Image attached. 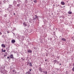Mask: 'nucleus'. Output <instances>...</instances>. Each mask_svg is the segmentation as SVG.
<instances>
[{"mask_svg": "<svg viewBox=\"0 0 74 74\" xmlns=\"http://www.w3.org/2000/svg\"><path fill=\"white\" fill-rule=\"evenodd\" d=\"M7 58H8V59H9V58H10L9 57H7Z\"/></svg>", "mask_w": 74, "mask_h": 74, "instance_id": "obj_46", "label": "nucleus"}, {"mask_svg": "<svg viewBox=\"0 0 74 74\" xmlns=\"http://www.w3.org/2000/svg\"><path fill=\"white\" fill-rule=\"evenodd\" d=\"M30 45H31V43H29Z\"/></svg>", "mask_w": 74, "mask_h": 74, "instance_id": "obj_63", "label": "nucleus"}, {"mask_svg": "<svg viewBox=\"0 0 74 74\" xmlns=\"http://www.w3.org/2000/svg\"><path fill=\"white\" fill-rule=\"evenodd\" d=\"M61 17H62L63 18H64V17H63V16H61V17H60V18H61Z\"/></svg>", "mask_w": 74, "mask_h": 74, "instance_id": "obj_39", "label": "nucleus"}, {"mask_svg": "<svg viewBox=\"0 0 74 74\" xmlns=\"http://www.w3.org/2000/svg\"><path fill=\"white\" fill-rule=\"evenodd\" d=\"M32 69H29V71H30H30H32Z\"/></svg>", "mask_w": 74, "mask_h": 74, "instance_id": "obj_47", "label": "nucleus"}, {"mask_svg": "<svg viewBox=\"0 0 74 74\" xmlns=\"http://www.w3.org/2000/svg\"><path fill=\"white\" fill-rule=\"evenodd\" d=\"M45 23L44 21H43V22L45 24H46L47 23V21L46 20H45Z\"/></svg>", "mask_w": 74, "mask_h": 74, "instance_id": "obj_29", "label": "nucleus"}, {"mask_svg": "<svg viewBox=\"0 0 74 74\" xmlns=\"http://www.w3.org/2000/svg\"><path fill=\"white\" fill-rule=\"evenodd\" d=\"M32 19H29V23H32Z\"/></svg>", "mask_w": 74, "mask_h": 74, "instance_id": "obj_21", "label": "nucleus"}, {"mask_svg": "<svg viewBox=\"0 0 74 74\" xmlns=\"http://www.w3.org/2000/svg\"><path fill=\"white\" fill-rule=\"evenodd\" d=\"M73 66H74V63H73Z\"/></svg>", "mask_w": 74, "mask_h": 74, "instance_id": "obj_53", "label": "nucleus"}, {"mask_svg": "<svg viewBox=\"0 0 74 74\" xmlns=\"http://www.w3.org/2000/svg\"><path fill=\"white\" fill-rule=\"evenodd\" d=\"M30 25H28V26H27L28 28H29V27H30Z\"/></svg>", "mask_w": 74, "mask_h": 74, "instance_id": "obj_43", "label": "nucleus"}, {"mask_svg": "<svg viewBox=\"0 0 74 74\" xmlns=\"http://www.w3.org/2000/svg\"><path fill=\"white\" fill-rule=\"evenodd\" d=\"M53 35H55V32H53Z\"/></svg>", "mask_w": 74, "mask_h": 74, "instance_id": "obj_42", "label": "nucleus"}, {"mask_svg": "<svg viewBox=\"0 0 74 74\" xmlns=\"http://www.w3.org/2000/svg\"><path fill=\"white\" fill-rule=\"evenodd\" d=\"M43 73L45 74H47V73H48V72L46 71H43Z\"/></svg>", "mask_w": 74, "mask_h": 74, "instance_id": "obj_9", "label": "nucleus"}, {"mask_svg": "<svg viewBox=\"0 0 74 74\" xmlns=\"http://www.w3.org/2000/svg\"><path fill=\"white\" fill-rule=\"evenodd\" d=\"M13 34L14 35H15L14 33H13Z\"/></svg>", "mask_w": 74, "mask_h": 74, "instance_id": "obj_60", "label": "nucleus"}, {"mask_svg": "<svg viewBox=\"0 0 74 74\" xmlns=\"http://www.w3.org/2000/svg\"><path fill=\"white\" fill-rule=\"evenodd\" d=\"M16 29V28H14L12 30V31H14V30H15Z\"/></svg>", "mask_w": 74, "mask_h": 74, "instance_id": "obj_40", "label": "nucleus"}, {"mask_svg": "<svg viewBox=\"0 0 74 74\" xmlns=\"http://www.w3.org/2000/svg\"><path fill=\"white\" fill-rule=\"evenodd\" d=\"M49 27H51L50 24H49Z\"/></svg>", "mask_w": 74, "mask_h": 74, "instance_id": "obj_51", "label": "nucleus"}, {"mask_svg": "<svg viewBox=\"0 0 74 74\" xmlns=\"http://www.w3.org/2000/svg\"><path fill=\"white\" fill-rule=\"evenodd\" d=\"M55 30V28H53V31L54 30Z\"/></svg>", "mask_w": 74, "mask_h": 74, "instance_id": "obj_49", "label": "nucleus"}, {"mask_svg": "<svg viewBox=\"0 0 74 74\" xmlns=\"http://www.w3.org/2000/svg\"><path fill=\"white\" fill-rule=\"evenodd\" d=\"M29 62H28L27 63V65H28V64H29Z\"/></svg>", "mask_w": 74, "mask_h": 74, "instance_id": "obj_36", "label": "nucleus"}, {"mask_svg": "<svg viewBox=\"0 0 74 74\" xmlns=\"http://www.w3.org/2000/svg\"><path fill=\"white\" fill-rule=\"evenodd\" d=\"M1 1H0V4H1Z\"/></svg>", "mask_w": 74, "mask_h": 74, "instance_id": "obj_52", "label": "nucleus"}, {"mask_svg": "<svg viewBox=\"0 0 74 74\" xmlns=\"http://www.w3.org/2000/svg\"><path fill=\"white\" fill-rule=\"evenodd\" d=\"M17 57H19V56H20L19 53H17Z\"/></svg>", "mask_w": 74, "mask_h": 74, "instance_id": "obj_25", "label": "nucleus"}, {"mask_svg": "<svg viewBox=\"0 0 74 74\" xmlns=\"http://www.w3.org/2000/svg\"><path fill=\"white\" fill-rule=\"evenodd\" d=\"M16 3H17V2H16V1H13V4H14V5L16 4Z\"/></svg>", "mask_w": 74, "mask_h": 74, "instance_id": "obj_14", "label": "nucleus"}, {"mask_svg": "<svg viewBox=\"0 0 74 74\" xmlns=\"http://www.w3.org/2000/svg\"><path fill=\"white\" fill-rule=\"evenodd\" d=\"M57 63H58V64L59 63V62L57 61Z\"/></svg>", "mask_w": 74, "mask_h": 74, "instance_id": "obj_48", "label": "nucleus"}, {"mask_svg": "<svg viewBox=\"0 0 74 74\" xmlns=\"http://www.w3.org/2000/svg\"><path fill=\"white\" fill-rule=\"evenodd\" d=\"M14 15H15V13H14L13 14Z\"/></svg>", "mask_w": 74, "mask_h": 74, "instance_id": "obj_59", "label": "nucleus"}, {"mask_svg": "<svg viewBox=\"0 0 74 74\" xmlns=\"http://www.w3.org/2000/svg\"><path fill=\"white\" fill-rule=\"evenodd\" d=\"M4 71H7L6 70H5V69H1V72L2 73H4Z\"/></svg>", "mask_w": 74, "mask_h": 74, "instance_id": "obj_7", "label": "nucleus"}, {"mask_svg": "<svg viewBox=\"0 0 74 74\" xmlns=\"http://www.w3.org/2000/svg\"><path fill=\"white\" fill-rule=\"evenodd\" d=\"M69 14H72V12H70V10L68 12V13Z\"/></svg>", "mask_w": 74, "mask_h": 74, "instance_id": "obj_20", "label": "nucleus"}, {"mask_svg": "<svg viewBox=\"0 0 74 74\" xmlns=\"http://www.w3.org/2000/svg\"><path fill=\"white\" fill-rule=\"evenodd\" d=\"M6 55H4V57H6Z\"/></svg>", "mask_w": 74, "mask_h": 74, "instance_id": "obj_50", "label": "nucleus"}, {"mask_svg": "<svg viewBox=\"0 0 74 74\" xmlns=\"http://www.w3.org/2000/svg\"><path fill=\"white\" fill-rule=\"evenodd\" d=\"M12 5L11 4H9L8 8V9H7V10H8V11L9 9V8H12Z\"/></svg>", "mask_w": 74, "mask_h": 74, "instance_id": "obj_4", "label": "nucleus"}, {"mask_svg": "<svg viewBox=\"0 0 74 74\" xmlns=\"http://www.w3.org/2000/svg\"><path fill=\"white\" fill-rule=\"evenodd\" d=\"M60 65H62L61 64H60Z\"/></svg>", "mask_w": 74, "mask_h": 74, "instance_id": "obj_56", "label": "nucleus"}, {"mask_svg": "<svg viewBox=\"0 0 74 74\" xmlns=\"http://www.w3.org/2000/svg\"><path fill=\"white\" fill-rule=\"evenodd\" d=\"M51 14H52V15H53V13H52Z\"/></svg>", "mask_w": 74, "mask_h": 74, "instance_id": "obj_64", "label": "nucleus"}, {"mask_svg": "<svg viewBox=\"0 0 74 74\" xmlns=\"http://www.w3.org/2000/svg\"><path fill=\"white\" fill-rule=\"evenodd\" d=\"M2 51H1L2 52H3V49H2Z\"/></svg>", "mask_w": 74, "mask_h": 74, "instance_id": "obj_44", "label": "nucleus"}, {"mask_svg": "<svg viewBox=\"0 0 74 74\" xmlns=\"http://www.w3.org/2000/svg\"><path fill=\"white\" fill-rule=\"evenodd\" d=\"M20 39H21V40H24V38L23 37L22 38H19L18 39L20 40Z\"/></svg>", "mask_w": 74, "mask_h": 74, "instance_id": "obj_17", "label": "nucleus"}, {"mask_svg": "<svg viewBox=\"0 0 74 74\" xmlns=\"http://www.w3.org/2000/svg\"><path fill=\"white\" fill-rule=\"evenodd\" d=\"M16 1L18 3V4H17V7H20L21 6V3H22V1L21 0H16Z\"/></svg>", "mask_w": 74, "mask_h": 74, "instance_id": "obj_1", "label": "nucleus"}, {"mask_svg": "<svg viewBox=\"0 0 74 74\" xmlns=\"http://www.w3.org/2000/svg\"><path fill=\"white\" fill-rule=\"evenodd\" d=\"M7 33H9V31H7Z\"/></svg>", "mask_w": 74, "mask_h": 74, "instance_id": "obj_55", "label": "nucleus"}, {"mask_svg": "<svg viewBox=\"0 0 74 74\" xmlns=\"http://www.w3.org/2000/svg\"><path fill=\"white\" fill-rule=\"evenodd\" d=\"M29 66H32V62H30V63H29Z\"/></svg>", "mask_w": 74, "mask_h": 74, "instance_id": "obj_23", "label": "nucleus"}, {"mask_svg": "<svg viewBox=\"0 0 74 74\" xmlns=\"http://www.w3.org/2000/svg\"><path fill=\"white\" fill-rule=\"evenodd\" d=\"M33 1L34 2V3H37V0H34Z\"/></svg>", "mask_w": 74, "mask_h": 74, "instance_id": "obj_27", "label": "nucleus"}, {"mask_svg": "<svg viewBox=\"0 0 74 74\" xmlns=\"http://www.w3.org/2000/svg\"><path fill=\"white\" fill-rule=\"evenodd\" d=\"M47 60H48L47 59V60H45V62H47Z\"/></svg>", "mask_w": 74, "mask_h": 74, "instance_id": "obj_45", "label": "nucleus"}, {"mask_svg": "<svg viewBox=\"0 0 74 74\" xmlns=\"http://www.w3.org/2000/svg\"><path fill=\"white\" fill-rule=\"evenodd\" d=\"M31 0V1H33V0L34 1V0Z\"/></svg>", "mask_w": 74, "mask_h": 74, "instance_id": "obj_57", "label": "nucleus"}, {"mask_svg": "<svg viewBox=\"0 0 74 74\" xmlns=\"http://www.w3.org/2000/svg\"><path fill=\"white\" fill-rule=\"evenodd\" d=\"M59 58H60L59 56H57V58H58V59H59Z\"/></svg>", "mask_w": 74, "mask_h": 74, "instance_id": "obj_34", "label": "nucleus"}, {"mask_svg": "<svg viewBox=\"0 0 74 74\" xmlns=\"http://www.w3.org/2000/svg\"><path fill=\"white\" fill-rule=\"evenodd\" d=\"M34 49H35V50H36V47H34Z\"/></svg>", "mask_w": 74, "mask_h": 74, "instance_id": "obj_37", "label": "nucleus"}, {"mask_svg": "<svg viewBox=\"0 0 74 74\" xmlns=\"http://www.w3.org/2000/svg\"><path fill=\"white\" fill-rule=\"evenodd\" d=\"M23 25L25 27H26L27 25V23H25V22L23 23Z\"/></svg>", "mask_w": 74, "mask_h": 74, "instance_id": "obj_15", "label": "nucleus"}, {"mask_svg": "<svg viewBox=\"0 0 74 74\" xmlns=\"http://www.w3.org/2000/svg\"><path fill=\"white\" fill-rule=\"evenodd\" d=\"M1 47H5V45H4V44H2L1 45Z\"/></svg>", "mask_w": 74, "mask_h": 74, "instance_id": "obj_16", "label": "nucleus"}, {"mask_svg": "<svg viewBox=\"0 0 74 74\" xmlns=\"http://www.w3.org/2000/svg\"><path fill=\"white\" fill-rule=\"evenodd\" d=\"M74 38V36H73V37H71V39H73V38Z\"/></svg>", "mask_w": 74, "mask_h": 74, "instance_id": "obj_35", "label": "nucleus"}, {"mask_svg": "<svg viewBox=\"0 0 74 74\" xmlns=\"http://www.w3.org/2000/svg\"><path fill=\"white\" fill-rule=\"evenodd\" d=\"M59 4H58V6H59Z\"/></svg>", "mask_w": 74, "mask_h": 74, "instance_id": "obj_61", "label": "nucleus"}, {"mask_svg": "<svg viewBox=\"0 0 74 74\" xmlns=\"http://www.w3.org/2000/svg\"><path fill=\"white\" fill-rule=\"evenodd\" d=\"M2 34V33H1V32H0V35H1Z\"/></svg>", "mask_w": 74, "mask_h": 74, "instance_id": "obj_41", "label": "nucleus"}, {"mask_svg": "<svg viewBox=\"0 0 74 74\" xmlns=\"http://www.w3.org/2000/svg\"><path fill=\"white\" fill-rule=\"evenodd\" d=\"M15 42V40L14 39H13L12 40V43H14Z\"/></svg>", "mask_w": 74, "mask_h": 74, "instance_id": "obj_11", "label": "nucleus"}, {"mask_svg": "<svg viewBox=\"0 0 74 74\" xmlns=\"http://www.w3.org/2000/svg\"><path fill=\"white\" fill-rule=\"evenodd\" d=\"M11 70H12V71H13V72H15V69H13V68H10Z\"/></svg>", "mask_w": 74, "mask_h": 74, "instance_id": "obj_19", "label": "nucleus"}, {"mask_svg": "<svg viewBox=\"0 0 74 74\" xmlns=\"http://www.w3.org/2000/svg\"><path fill=\"white\" fill-rule=\"evenodd\" d=\"M54 62L55 63H57V60H54Z\"/></svg>", "mask_w": 74, "mask_h": 74, "instance_id": "obj_30", "label": "nucleus"}, {"mask_svg": "<svg viewBox=\"0 0 74 74\" xmlns=\"http://www.w3.org/2000/svg\"><path fill=\"white\" fill-rule=\"evenodd\" d=\"M40 66V67H39V71H40V72H42L43 71L42 70V68L41 67V65L40 64L39 65V66Z\"/></svg>", "mask_w": 74, "mask_h": 74, "instance_id": "obj_3", "label": "nucleus"}, {"mask_svg": "<svg viewBox=\"0 0 74 74\" xmlns=\"http://www.w3.org/2000/svg\"><path fill=\"white\" fill-rule=\"evenodd\" d=\"M46 56H47V57H48V55L47 53H46Z\"/></svg>", "mask_w": 74, "mask_h": 74, "instance_id": "obj_32", "label": "nucleus"}, {"mask_svg": "<svg viewBox=\"0 0 74 74\" xmlns=\"http://www.w3.org/2000/svg\"><path fill=\"white\" fill-rule=\"evenodd\" d=\"M6 1L8 3H9V0H3V4L6 3Z\"/></svg>", "mask_w": 74, "mask_h": 74, "instance_id": "obj_5", "label": "nucleus"}, {"mask_svg": "<svg viewBox=\"0 0 74 74\" xmlns=\"http://www.w3.org/2000/svg\"><path fill=\"white\" fill-rule=\"evenodd\" d=\"M38 16H37V15H35L33 17V20H38Z\"/></svg>", "mask_w": 74, "mask_h": 74, "instance_id": "obj_2", "label": "nucleus"}, {"mask_svg": "<svg viewBox=\"0 0 74 74\" xmlns=\"http://www.w3.org/2000/svg\"><path fill=\"white\" fill-rule=\"evenodd\" d=\"M25 73L26 74H27H27H31L30 72L29 71H28L27 72H26Z\"/></svg>", "mask_w": 74, "mask_h": 74, "instance_id": "obj_10", "label": "nucleus"}, {"mask_svg": "<svg viewBox=\"0 0 74 74\" xmlns=\"http://www.w3.org/2000/svg\"><path fill=\"white\" fill-rule=\"evenodd\" d=\"M21 59L22 60V61H24L25 60V58H23V57H22L21 58Z\"/></svg>", "mask_w": 74, "mask_h": 74, "instance_id": "obj_22", "label": "nucleus"}, {"mask_svg": "<svg viewBox=\"0 0 74 74\" xmlns=\"http://www.w3.org/2000/svg\"><path fill=\"white\" fill-rule=\"evenodd\" d=\"M5 51H6L5 50H3V52H4V53H5Z\"/></svg>", "mask_w": 74, "mask_h": 74, "instance_id": "obj_38", "label": "nucleus"}, {"mask_svg": "<svg viewBox=\"0 0 74 74\" xmlns=\"http://www.w3.org/2000/svg\"><path fill=\"white\" fill-rule=\"evenodd\" d=\"M6 36H5L4 35H2V38H5Z\"/></svg>", "mask_w": 74, "mask_h": 74, "instance_id": "obj_24", "label": "nucleus"}, {"mask_svg": "<svg viewBox=\"0 0 74 74\" xmlns=\"http://www.w3.org/2000/svg\"><path fill=\"white\" fill-rule=\"evenodd\" d=\"M27 53H32V50H31L29 49L27 50Z\"/></svg>", "mask_w": 74, "mask_h": 74, "instance_id": "obj_6", "label": "nucleus"}, {"mask_svg": "<svg viewBox=\"0 0 74 74\" xmlns=\"http://www.w3.org/2000/svg\"><path fill=\"white\" fill-rule=\"evenodd\" d=\"M73 41H74V39H73Z\"/></svg>", "mask_w": 74, "mask_h": 74, "instance_id": "obj_58", "label": "nucleus"}, {"mask_svg": "<svg viewBox=\"0 0 74 74\" xmlns=\"http://www.w3.org/2000/svg\"><path fill=\"white\" fill-rule=\"evenodd\" d=\"M28 2H29V1H28V0H25L24 1V3L25 4L28 3Z\"/></svg>", "mask_w": 74, "mask_h": 74, "instance_id": "obj_13", "label": "nucleus"}, {"mask_svg": "<svg viewBox=\"0 0 74 74\" xmlns=\"http://www.w3.org/2000/svg\"><path fill=\"white\" fill-rule=\"evenodd\" d=\"M72 70L74 72V66H73V68H72Z\"/></svg>", "mask_w": 74, "mask_h": 74, "instance_id": "obj_33", "label": "nucleus"}, {"mask_svg": "<svg viewBox=\"0 0 74 74\" xmlns=\"http://www.w3.org/2000/svg\"><path fill=\"white\" fill-rule=\"evenodd\" d=\"M66 73L67 74L68 73H67V71H66Z\"/></svg>", "mask_w": 74, "mask_h": 74, "instance_id": "obj_54", "label": "nucleus"}, {"mask_svg": "<svg viewBox=\"0 0 74 74\" xmlns=\"http://www.w3.org/2000/svg\"><path fill=\"white\" fill-rule=\"evenodd\" d=\"M28 32H29L30 33H31L32 32V31L31 30H28Z\"/></svg>", "mask_w": 74, "mask_h": 74, "instance_id": "obj_26", "label": "nucleus"}, {"mask_svg": "<svg viewBox=\"0 0 74 74\" xmlns=\"http://www.w3.org/2000/svg\"><path fill=\"white\" fill-rule=\"evenodd\" d=\"M6 49L7 50H10V48L8 47H6Z\"/></svg>", "mask_w": 74, "mask_h": 74, "instance_id": "obj_28", "label": "nucleus"}, {"mask_svg": "<svg viewBox=\"0 0 74 74\" xmlns=\"http://www.w3.org/2000/svg\"><path fill=\"white\" fill-rule=\"evenodd\" d=\"M10 57L11 58H12V59H14V57L13 56V54H11L10 56Z\"/></svg>", "mask_w": 74, "mask_h": 74, "instance_id": "obj_8", "label": "nucleus"}, {"mask_svg": "<svg viewBox=\"0 0 74 74\" xmlns=\"http://www.w3.org/2000/svg\"><path fill=\"white\" fill-rule=\"evenodd\" d=\"M61 3L62 4V5H64V4H65V3L64 2V1H61Z\"/></svg>", "mask_w": 74, "mask_h": 74, "instance_id": "obj_18", "label": "nucleus"}, {"mask_svg": "<svg viewBox=\"0 0 74 74\" xmlns=\"http://www.w3.org/2000/svg\"><path fill=\"white\" fill-rule=\"evenodd\" d=\"M61 40H63V42H66V39L65 38H62Z\"/></svg>", "mask_w": 74, "mask_h": 74, "instance_id": "obj_12", "label": "nucleus"}, {"mask_svg": "<svg viewBox=\"0 0 74 74\" xmlns=\"http://www.w3.org/2000/svg\"><path fill=\"white\" fill-rule=\"evenodd\" d=\"M1 10H0V13H1Z\"/></svg>", "mask_w": 74, "mask_h": 74, "instance_id": "obj_62", "label": "nucleus"}, {"mask_svg": "<svg viewBox=\"0 0 74 74\" xmlns=\"http://www.w3.org/2000/svg\"><path fill=\"white\" fill-rule=\"evenodd\" d=\"M7 14H5V15L4 16V17H7Z\"/></svg>", "mask_w": 74, "mask_h": 74, "instance_id": "obj_31", "label": "nucleus"}]
</instances>
